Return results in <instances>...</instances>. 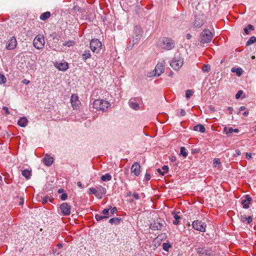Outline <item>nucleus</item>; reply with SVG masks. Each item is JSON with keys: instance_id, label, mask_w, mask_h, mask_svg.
Returning a JSON list of instances; mask_svg holds the SVG:
<instances>
[{"instance_id": "28", "label": "nucleus", "mask_w": 256, "mask_h": 256, "mask_svg": "<svg viewBox=\"0 0 256 256\" xmlns=\"http://www.w3.org/2000/svg\"><path fill=\"white\" fill-rule=\"evenodd\" d=\"M22 174L27 180L30 178L31 176V171L28 170H24L22 171Z\"/></svg>"}, {"instance_id": "34", "label": "nucleus", "mask_w": 256, "mask_h": 256, "mask_svg": "<svg viewBox=\"0 0 256 256\" xmlns=\"http://www.w3.org/2000/svg\"><path fill=\"white\" fill-rule=\"evenodd\" d=\"M254 27L252 24H248L246 27L244 28V31L246 34H249L250 30H254Z\"/></svg>"}, {"instance_id": "8", "label": "nucleus", "mask_w": 256, "mask_h": 256, "mask_svg": "<svg viewBox=\"0 0 256 256\" xmlns=\"http://www.w3.org/2000/svg\"><path fill=\"white\" fill-rule=\"evenodd\" d=\"M142 30L140 26H136L134 27V36H133V42H134V43H137L140 40L142 37Z\"/></svg>"}, {"instance_id": "13", "label": "nucleus", "mask_w": 256, "mask_h": 256, "mask_svg": "<svg viewBox=\"0 0 256 256\" xmlns=\"http://www.w3.org/2000/svg\"><path fill=\"white\" fill-rule=\"evenodd\" d=\"M204 24V16L200 14L196 16L194 22V26L196 28L201 27Z\"/></svg>"}, {"instance_id": "43", "label": "nucleus", "mask_w": 256, "mask_h": 256, "mask_svg": "<svg viewBox=\"0 0 256 256\" xmlns=\"http://www.w3.org/2000/svg\"><path fill=\"white\" fill-rule=\"evenodd\" d=\"M210 70V66L208 64L204 65V67L202 68V70L204 72H208Z\"/></svg>"}, {"instance_id": "30", "label": "nucleus", "mask_w": 256, "mask_h": 256, "mask_svg": "<svg viewBox=\"0 0 256 256\" xmlns=\"http://www.w3.org/2000/svg\"><path fill=\"white\" fill-rule=\"evenodd\" d=\"M112 176L110 174H106L101 176V180L103 182L110 181L112 180Z\"/></svg>"}, {"instance_id": "21", "label": "nucleus", "mask_w": 256, "mask_h": 256, "mask_svg": "<svg viewBox=\"0 0 256 256\" xmlns=\"http://www.w3.org/2000/svg\"><path fill=\"white\" fill-rule=\"evenodd\" d=\"M97 190L98 194V199H101L102 196L106 194V188L101 186H98Z\"/></svg>"}, {"instance_id": "11", "label": "nucleus", "mask_w": 256, "mask_h": 256, "mask_svg": "<svg viewBox=\"0 0 256 256\" xmlns=\"http://www.w3.org/2000/svg\"><path fill=\"white\" fill-rule=\"evenodd\" d=\"M163 226V220L161 219H156L150 225V228L153 230H160Z\"/></svg>"}, {"instance_id": "47", "label": "nucleus", "mask_w": 256, "mask_h": 256, "mask_svg": "<svg viewBox=\"0 0 256 256\" xmlns=\"http://www.w3.org/2000/svg\"><path fill=\"white\" fill-rule=\"evenodd\" d=\"M109 209L110 210V212L112 214H114V213H116L117 212V209H116V207L112 208V206H110V208Z\"/></svg>"}, {"instance_id": "27", "label": "nucleus", "mask_w": 256, "mask_h": 256, "mask_svg": "<svg viewBox=\"0 0 256 256\" xmlns=\"http://www.w3.org/2000/svg\"><path fill=\"white\" fill-rule=\"evenodd\" d=\"M232 72L236 73V75L238 76L242 74L243 70L240 68H232L231 70Z\"/></svg>"}, {"instance_id": "37", "label": "nucleus", "mask_w": 256, "mask_h": 256, "mask_svg": "<svg viewBox=\"0 0 256 256\" xmlns=\"http://www.w3.org/2000/svg\"><path fill=\"white\" fill-rule=\"evenodd\" d=\"M120 219L118 218H113L109 220V222L111 224H118L120 222Z\"/></svg>"}, {"instance_id": "59", "label": "nucleus", "mask_w": 256, "mask_h": 256, "mask_svg": "<svg viewBox=\"0 0 256 256\" xmlns=\"http://www.w3.org/2000/svg\"><path fill=\"white\" fill-rule=\"evenodd\" d=\"M228 110H229L230 113V114H232V112L233 108H232V106H228Z\"/></svg>"}, {"instance_id": "22", "label": "nucleus", "mask_w": 256, "mask_h": 256, "mask_svg": "<svg viewBox=\"0 0 256 256\" xmlns=\"http://www.w3.org/2000/svg\"><path fill=\"white\" fill-rule=\"evenodd\" d=\"M128 104L130 108L134 110H138L140 109L139 104L132 100L129 101Z\"/></svg>"}, {"instance_id": "44", "label": "nucleus", "mask_w": 256, "mask_h": 256, "mask_svg": "<svg viewBox=\"0 0 256 256\" xmlns=\"http://www.w3.org/2000/svg\"><path fill=\"white\" fill-rule=\"evenodd\" d=\"M162 170H164L163 172H162V175L163 176L165 173H166L168 170V167L167 166H164L162 167Z\"/></svg>"}, {"instance_id": "57", "label": "nucleus", "mask_w": 256, "mask_h": 256, "mask_svg": "<svg viewBox=\"0 0 256 256\" xmlns=\"http://www.w3.org/2000/svg\"><path fill=\"white\" fill-rule=\"evenodd\" d=\"M214 163L216 164H220V160L218 158H215L214 160Z\"/></svg>"}, {"instance_id": "1", "label": "nucleus", "mask_w": 256, "mask_h": 256, "mask_svg": "<svg viewBox=\"0 0 256 256\" xmlns=\"http://www.w3.org/2000/svg\"><path fill=\"white\" fill-rule=\"evenodd\" d=\"M184 59L182 56L178 54H175L174 56L172 59L170 66L174 70H178L184 64Z\"/></svg>"}, {"instance_id": "63", "label": "nucleus", "mask_w": 256, "mask_h": 256, "mask_svg": "<svg viewBox=\"0 0 256 256\" xmlns=\"http://www.w3.org/2000/svg\"><path fill=\"white\" fill-rule=\"evenodd\" d=\"M63 191H64V190H63V189H62V188H60V189H59V190H58V193H59V194H61V193H62V192H63Z\"/></svg>"}, {"instance_id": "29", "label": "nucleus", "mask_w": 256, "mask_h": 256, "mask_svg": "<svg viewBox=\"0 0 256 256\" xmlns=\"http://www.w3.org/2000/svg\"><path fill=\"white\" fill-rule=\"evenodd\" d=\"M50 16V13L49 12H46L42 13L40 16V19L42 20H46L48 19Z\"/></svg>"}, {"instance_id": "55", "label": "nucleus", "mask_w": 256, "mask_h": 256, "mask_svg": "<svg viewBox=\"0 0 256 256\" xmlns=\"http://www.w3.org/2000/svg\"><path fill=\"white\" fill-rule=\"evenodd\" d=\"M133 196L136 200H138L140 198L139 194L137 193H134L133 194Z\"/></svg>"}, {"instance_id": "7", "label": "nucleus", "mask_w": 256, "mask_h": 256, "mask_svg": "<svg viewBox=\"0 0 256 256\" xmlns=\"http://www.w3.org/2000/svg\"><path fill=\"white\" fill-rule=\"evenodd\" d=\"M192 227L194 229L196 230H198L202 232H204L206 231V224L202 221L198 220H194L192 224Z\"/></svg>"}, {"instance_id": "64", "label": "nucleus", "mask_w": 256, "mask_h": 256, "mask_svg": "<svg viewBox=\"0 0 256 256\" xmlns=\"http://www.w3.org/2000/svg\"><path fill=\"white\" fill-rule=\"evenodd\" d=\"M157 172L160 173L162 175V172H163L162 171V170L160 168L157 169Z\"/></svg>"}, {"instance_id": "16", "label": "nucleus", "mask_w": 256, "mask_h": 256, "mask_svg": "<svg viewBox=\"0 0 256 256\" xmlns=\"http://www.w3.org/2000/svg\"><path fill=\"white\" fill-rule=\"evenodd\" d=\"M70 101L72 107L74 109L76 108L78 106L79 104H80V102L78 100V96L75 94H72L70 98Z\"/></svg>"}, {"instance_id": "23", "label": "nucleus", "mask_w": 256, "mask_h": 256, "mask_svg": "<svg viewBox=\"0 0 256 256\" xmlns=\"http://www.w3.org/2000/svg\"><path fill=\"white\" fill-rule=\"evenodd\" d=\"M224 132H226L228 136H231V134L232 132H238L239 130L238 128L234 129L232 128H228L225 127L224 128Z\"/></svg>"}, {"instance_id": "56", "label": "nucleus", "mask_w": 256, "mask_h": 256, "mask_svg": "<svg viewBox=\"0 0 256 256\" xmlns=\"http://www.w3.org/2000/svg\"><path fill=\"white\" fill-rule=\"evenodd\" d=\"M22 82L25 84H30V82L29 80H28L26 79H24L22 80Z\"/></svg>"}, {"instance_id": "58", "label": "nucleus", "mask_w": 256, "mask_h": 256, "mask_svg": "<svg viewBox=\"0 0 256 256\" xmlns=\"http://www.w3.org/2000/svg\"><path fill=\"white\" fill-rule=\"evenodd\" d=\"M48 197H45L44 198H43L42 200V203L43 204H45V203H46L48 202Z\"/></svg>"}, {"instance_id": "38", "label": "nucleus", "mask_w": 256, "mask_h": 256, "mask_svg": "<svg viewBox=\"0 0 256 256\" xmlns=\"http://www.w3.org/2000/svg\"><path fill=\"white\" fill-rule=\"evenodd\" d=\"M90 57V53L89 50L85 51L82 54V58L84 60H86Z\"/></svg>"}, {"instance_id": "36", "label": "nucleus", "mask_w": 256, "mask_h": 256, "mask_svg": "<svg viewBox=\"0 0 256 256\" xmlns=\"http://www.w3.org/2000/svg\"><path fill=\"white\" fill-rule=\"evenodd\" d=\"M256 42V38L255 36L250 37L246 42V46H249Z\"/></svg>"}, {"instance_id": "18", "label": "nucleus", "mask_w": 256, "mask_h": 256, "mask_svg": "<svg viewBox=\"0 0 256 256\" xmlns=\"http://www.w3.org/2000/svg\"><path fill=\"white\" fill-rule=\"evenodd\" d=\"M252 198L248 195H246L245 198L242 200V204L244 208H249V204Z\"/></svg>"}, {"instance_id": "2", "label": "nucleus", "mask_w": 256, "mask_h": 256, "mask_svg": "<svg viewBox=\"0 0 256 256\" xmlns=\"http://www.w3.org/2000/svg\"><path fill=\"white\" fill-rule=\"evenodd\" d=\"M162 48L166 50H172L175 46V42L169 38H163L160 40L158 44Z\"/></svg>"}, {"instance_id": "51", "label": "nucleus", "mask_w": 256, "mask_h": 256, "mask_svg": "<svg viewBox=\"0 0 256 256\" xmlns=\"http://www.w3.org/2000/svg\"><path fill=\"white\" fill-rule=\"evenodd\" d=\"M2 109L5 110L6 114H10L8 108L6 106H4Z\"/></svg>"}, {"instance_id": "9", "label": "nucleus", "mask_w": 256, "mask_h": 256, "mask_svg": "<svg viewBox=\"0 0 256 256\" xmlns=\"http://www.w3.org/2000/svg\"><path fill=\"white\" fill-rule=\"evenodd\" d=\"M164 71V66L162 62L158 63L154 70L152 71L153 76H159Z\"/></svg>"}, {"instance_id": "46", "label": "nucleus", "mask_w": 256, "mask_h": 256, "mask_svg": "<svg viewBox=\"0 0 256 256\" xmlns=\"http://www.w3.org/2000/svg\"><path fill=\"white\" fill-rule=\"evenodd\" d=\"M242 93H243V92L241 90L238 91L237 94H236V96H235L236 98V99L239 98L240 97V96L242 95Z\"/></svg>"}, {"instance_id": "62", "label": "nucleus", "mask_w": 256, "mask_h": 256, "mask_svg": "<svg viewBox=\"0 0 256 256\" xmlns=\"http://www.w3.org/2000/svg\"><path fill=\"white\" fill-rule=\"evenodd\" d=\"M57 246L59 248H60L62 247V244L61 243H58V244H57Z\"/></svg>"}, {"instance_id": "52", "label": "nucleus", "mask_w": 256, "mask_h": 256, "mask_svg": "<svg viewBox=\"0 0 256 256\" xmlns=\"http://www.w3.org/2000/svg\"><path fill=\"white\" fill-rule=\"evenodd\" d=\"M170 160L171 161V162H175L176 160V156H170Z\"/></svg>"}, {"instance_id": "45", "label": "nucleus", "mask_w": 256, "mask_h": 256, "mask_svg": "<svg viewBox=\"0 0 256 256\" xmlns=\"http://www.w3.org/2000/svg\"><path fill=\"white\" fill-rule=\"evenodd\" d=\"M95 218L96 220L97 221H100L104 218V216H101L98 214H96L95 216Z\"/></svg>"}, {"instance_id": "61", "label": "nucleus", "mask_w": 256, "mask_h": 256, "mask_svg": "<svg viewBox=\"0 0 256 256\" xmlns=\"http://www.w3.org/2000/svg\"><path fill=\"white\" fill-rule=\"evenodd\" d=\"M24 200L23 198H20V201L19 202V204L20 205H22V204H24Z\"/></svg>"}, {"instance_id": "24", "label": "nucleus", "mask_w": 256, "mask_h": 256, "mask_svg": "<svg viewBox=\"0 0 256 256\" xmlns=\"http://www.w3.org/2000/svg\"><path fill=\"white\" fill-rule=\"evenodd\" d=\"M244 112L242 113V114L244 116L246 117L248 114V110L246 109V108L244 106H242L240 109L239 111L238 112V114H240L242 112Z\"/></svg>"}, {"instance_id": "60", "label": "nucleus", "mask_w": 256, "mask_h": 256, "mask_svg": "<svg viewBox=\"0 0 256 256\" xmlns=\"http://www.w3.org/2000/svg\"><path fill=\"white\" fill-rule=\"evenodd\" d=\"M77 186L80 188H82L83 187L82 186V184L80 182H77Z\"/></svg>"}, {"instance_id": "5", "label": "nucleus", "mask_w": 256, "mask_h": 256, "mask_svg": "<svg viewBox=\"0 0 256 256\" xmlns=\"http://www.w3.org/2000/svg\"><path fill=\"white\" fill-rule=\"evenodd\" d=\"M45 44L44 37L42 35L37 36L34 40L33 44L34 46L40 50L43 48Z\"/></svg>"}, {"instance_id": "31", "label": "nucleus", "mask_w": 256, "mask_h": 256, "mask_svg": "<svg viewBox=\"0 0 256 256\" xmlns=\"http://www.w3.org/2000/svg\"><path fill=\"white\" fill-rule=\"evenodd\" d=\"M88 193L94 194L98 198V193L97 188H90Z\"/></svg>"}, {"instance_id": "48", "label": "nucleus", "mask_w": 256, "mask_h": 256, "mask_svg": "<svg viewBox=\"0 0 256 256\" xmlns=\"http://www.w3.org/2000/svg\"><path fill=\"white\" fill-rule=\"evenodd\" d=\"M246 158L248 160H252V155L251 153L246 152Z\"/></svg>"}, {"instance_id": "40", "label": "nucleus", "mask_w": 256, "mask_h": 256, "mask_svg": "<svg viewBox=\"0 0 256 256\" xmlns=\"http://www.w3.org/2000/svg\"><path fill=\"white\" fill-rule=\"evenodd\" d=\"M6 82V78L5 76L0 73V84H5Z\"/></svg>"}, {"instance_id": "41", "label": "nucleus", "mask_w": 256, "mask_h": 256, "mask_svg": "<svg viewBox=\"0 0 256 256\" xmlns=\"http://www.w3.org/2000/svg\"><path fill=\"white\" fill-rule=\"evenodd\" d=\"M171 247V245L168 243H164L162 244V248L168 252L169 248Z\"/></svg>"}, {"instance_id": "54", "label": "nucleus", "mask_w": 256, "mask_h": 256, "mask_svg": "<svg viewBox=\"0 0 256 256\" xmlns=\"http://www.w3.org/2000/svg\"><path fill=\"white\" fill-rule=\"evenodd\" d=\"M240 154H241L240 151V150H236V153H235V154H234V156H236L240 155Z\"/></svg>"}, {"instance_id": "19", "label": "nucleus", "mask_w": 256, "mask_h": 256, "mask_svg": "<svg viewBox=\"0 0 256 256\" xmlns=\"http://www.w3.org/2000/svg\"><path fill=\"white\" fill-rule=\"evenodd\" d=\"M28 124V119L24 117L23 116L21 118H20L18 120V124L22 128H25Z\"/></svg>"}, {"instance_id": "3", "label": "nucleus", "mask_w": 256, "mask_h": 256, "mask_svg": "<svg viewBox=\"0 0 256 256\" xmlns=\"http://www.w3.org/2000/svg\"><path fill=\"white\" fill-rule=\"evenodd\" d=\"M110 106V103L104 100L98 99L94 100L93 107L98 110L104 112Z\"/></svg>"}, {"instance_id": "17", "label": "nucleus", "mask_w": 256, "mask_h": 256, "mask_svg": "<svg viewBox=\"0 0 256 256\" xmlns=\"http://www.w3.org/2000/svg\"><path fill=\"white\" fill-rule=\"evenodd\" d=\"M55 66L60 70H62V71H65L68 68V64L67 62H64L57 63L55 65Z\"/></svg>"}, {"instance_id": "25", "label": "nucleus", "mask_w": 256, "mask_h": 256, "mask_svg": "<svg viewBox=\"0 0 256 256\" xmlns=\"http://www.w3.org/2000/svg\"><path fill=\"white\" fill-rule=\"evenodd\" d=\"M193 129L195 131L200 132L202 133L206 130V128L204 126L200 124L195 126Z\"/></svg>"}, {"instance_id": "32", "label": "nucleus", "mask_w": 256, "mask_h": 256, "mask_svg": "<svg viewBox=\"0 0 256 256\" xmlns=\"http://www.w3.org/2000/svg\"><path fill=\"white\" fill-rule=\"evenodd\" d=\"M102 214H104V218H108L110 216V209L109 208H105L102 210Z\"/></svg>"}, {"instance_id": "6", "label": "nucleus", "mask_w": 256, "mask_h": 256, "mask_svg": "<svg viewBox=\"0 0 256 256\" xmlns=\"http://www.w3.org/2000/svg\"><path fill=\"white\" fill-rule=\"evenodd\" d=\"M102 47L101 42L98 39L92 40L90 42L91 50L95 52H98Z\"/></svg>"}, {"instance_id": "20", "label": "nucleus", "mask_w": 256, "mask_h": 256, "mask_svg": "<svg viewBox=\"0 0 256 256\" xmlns=\"http://www.w3.org/2000/svg\"><path fill=\"white\" fill-rule=\"evenodd\" d=\"M44 164L46 166H50L54 162V159L48 154H46L43 159Z\"/></svg>"}, {"instance_id": "4", "label": "nucleus", "mask_w": 256, "mask_h": 256, "mask_svg": "<svg viewBox=\"0 0 256 256\" xmlns=\"http://www.w3.org/2000/svg\"><path fill=\"white\" fill-rule=\"evenodd\" d=\"M212 38V32L209 30L205 29L200 34V42L202 44H208L211 42Z\"/></svg>"}, {"instance_id": "42", "label": "nucleus", "mask_w": 256, "mask_h": 256, "mask_svg": "<svg viewBox=\"0 0 256 256\" xmlns=\"http://www.w3.org/2000/svg\"><path fill=\"white\" fill-rule=\"evenodd\" d=\"M194 92L192 90H188L186 92V97L188 100L193 94Z\"/></svg>"}, {"instance_id": "14", "label": "nucleus", "mask_w": 256, "mask_h": 256, "mask_svg": "<svg viewBox=\"0 0 256 256\" xmlns=\"http://www.w3.org/2000/svg\"><path fill=\"white\" fill-rule=\"evenodd\" d=\"M131 172L136 176H138L140 173V166L137 162H135L131 168Z\"/></svg>"}, {"instance_id": "49", "label": "nucleus", "mask_w": 256, "mask_h": 256, "mask_svg": "<svg viewBox=\"0 0 256 256\" xmlns=\"http://www.w3.org/2000/svg\"><path fill=\"white\" fill-rule=\"evenodd\" d=\"M68 198V195L66 194H62L60 196V198L62 200H65Z\"/></svg>"}, {"instance_id": "15", "label": "nucleus", "mask_w": 256, "mask_h": 256, "mask_svg": "<svg viewBox=\"0 0 256 256\" xmlns=\"http://www.w3.org/2000/svg\"><path fill=\"white\" fill-rule=\"evenodd\" d=\"M198 253L202 254V255L205 254L206 256H212V251L209 248H196Z\"/></svg>"}, {"instance_id": "53", "label": "nucleus", "mask_w": 256, "mask_h": 256, "mask_svg": "<svg viewBox=\"0 0 256 256\" xmlns=\"http://www.w3.org/2000/svg\"><path fill=\"white\" fill-rule=\"evenodd\" d=\"M186 114V112L184 110L181 109L180 110V116H184Z\"/></svg>"}, {"instance_id": "50", "label": "nucleus", "mask_w": 256, "mask_h": 256, "mask_svg": "<svg viewBox=\"0 0 256 256\" xmlns=\"http://www.w3.org/2000/svg\"><path fill=\"white\" fill-rule=\"evenodd\" d=\"M144 178L146 181H148L150 179V174L146 173L145 174Z\"/></svg>"}, {"instance_id": "26", "label": "nucleus", "mask_w": 256, "mask_h": 256, "mask_svg": "<svg viewBox=\"0 0 256 256\" xmlns=\"http://www.w3.org/2000/svg\"><path fill=\"white\" fill-rule=\"evenodd\" d=\"M240 220L242 222H247L248 224H250L252 221V217L251 216H249L248 217H246V215H242L240 218Z\"/></svg>"}, {"instance_id": "39", "label": "nucleus", "mask_w": 256, "mask_h": 256, "mask_svg": "<svg viewBox=\"0 0 256 256\" xmlns=\"http://www.w3.org/2000/svg\"><path fill=\"white\" fill-rule=\"evenodd\" d=\"M180 154L182 155L184 158L188 156V153L186 152V150L183 146L180 148Z\"/></svg>"}, {"instance_id": "33", "label": "nucleus", "mask_w": 256, "mask_h": 256, "mask_svg": "<svg viewBox=\"0 0 256 256\" xmlns=\"http://www.w3.org/2000/svg\"><path fill=\"white\" fill-rule=\"evenodd\" d=\"M174 217L175 220L173 221V224L175 225H176L178 224L179 220H180L181 218L175 212L174 214Z\"/></svg>"}, {"instance_id": "12", "label": "nucleus", "mask_w": 256, "mask_h": 256, "mask_svg": "<svg viewBox=\"0 0 256 256\" xmlns=\"http://www.w3.org/2000/svg\"><path fill=\"white\" fill-rule=\"evenodd\" d=\"M16 40L14 36H12L8 41L6 48L8 50H12L16 48Z\"/></svg>"}, {"instance_id": "10", "label": "nucleus", "mask_w": 256, "mask_h": 256, "mask_svg": "<svg viewBox=\"0 0 256 256\" xmlns=\"http://www.w3.org/2000/svg\"><path fill=\"white\" fill-rule=\"evenodd\" d=\"M60 212L64 216H69L70 214L71 206L66 202H64L60 206Z\"/></svg>"}, {"instance_id": "35", "label": "nucleus", "mask_w": 256, "mask_h": 256, "mask_svg": "<svg viewBox=\"0 0 256 256\" xmlns=\"http://www.w3.org/2000/svg\"><path fill=\"white\" fill-rule=\"evenodd\" d=\"M74 44V42L72 40H68V41H64L62 43V44L64 46H67L68 47H70L72 46H73Z\"/></svg>"}]
</instances>
